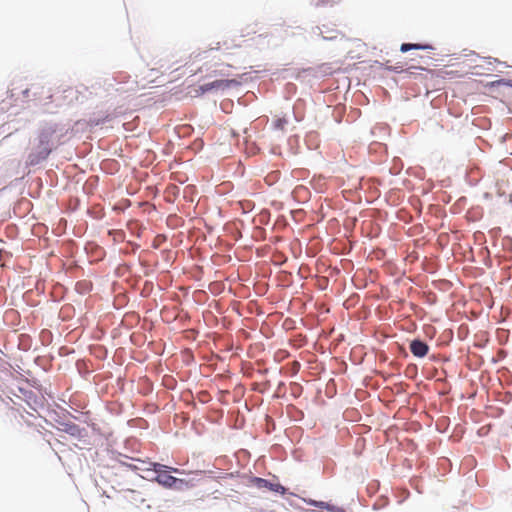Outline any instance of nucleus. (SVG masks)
<instances>
[{"label": "nucleus", "instance_id": "20e7f679", "mask_svg": "<svg viewBox=\"0 0 512 512\" xmlns=\"http://www.w3.org/2000/svg\"><path fill=\"white\" fill-rule=\"evenodd\" d=\"M429 347L420 340H413L410 344V351L416 357H424L427 355Z\"/></svg>", "mask_w": 512, "mask_h": 512}, {"label": "nucleus", "instance_id": "6e6552de", "mask_svg": "<svg viewBox=\"0 0 512 512\" xmlns=\"http://www.w3.org/2000/svg\"><path fill=\"white\" fill-rule=\"evenodd\" d=\"M288 121L286 118L281 117L273 121V127L275 130L284 131Z\"/></svg>", "mask_w": 512, "mask_h": 512}, {"label": "nucleus", "instance_id": "f03ea898", "mask_svg": "<svg viewBox=\"0 0 512 512\" xmlns=\"http://www.w3.org/2000/svg\"><path fill=\"white\" fill-rule=\"evenodd\" d=\"M153 471L157 473L155 480L162 486L166 488H181L182 485L186 484L183 479H178L172 475H170L164 468L169 469L174 473H182L178 468L167 467L160 463H153Z\"/></svg>", "mask_w": 512, "mask_h": 512}, {"label": "nucleus", "instance_id": "39448f33", "mask_svg": "<svg viewBox=\"0 0 512 512\" xmlns=\"http://www.w3.org/2000/svg\"><path fill=\"white\" fill-rule=\"evenodd\" d=\"M433 46L429 44H411V43H403L400 47V51L405 53L410 50H432Z\"/></svg>", "mask_w": 512, "mask_h": 512}, {"label": "nucleus", "instance_id": "423d86ee", "mask_svg": "<svg viewBox=\"0 0 512 512\" xmlns=\"http://www.w3.org/2000/svg\"><path fill=\"white\" fill-rule=\"evenodd\" d=\"M310 504L315 506V507H318V508H321V509H325V510L330 511V512H337L338 511L337 507H335L334 505H331V504H329L327 502L311 501Z\"/></svg>", "mask_w": 512, "mask_h": 512}, {"label": "nucleus", "instance_id": "f257e3e1", "mask_svg": "<svg viewBox=\"0 0 512 512\" xmlns=\"http://www.w3.org/2000/svg\"><path fill=\"white\" fill-rule=\"evenodd\" d=\"M53 134L54 131L51 129L43 130L39 134L38 144L28 156V163L30 165H37L49 156L52 151Z\"/></svg>", "mask_w": 512, "mask_h": 512}, {"label": "nucleus", "instance_id": "7ed1b4c3", "mask_svg": "<svg viewBox=\"0 0 512 512\" xmlns=\"http://www.w3.org/2000/svg\"><path fill=\"white\" fill-rule=\"evenodd\" d=\"M238 85H240V81H238L237 79H219L201 85L199 87V90L201 93H206L212 90H224L230 88L231 86Z\"/></svg>", "mask_w": 512, "mask_h": 512}, {"label": "nucleus", "instance_id": "0eeeda50", "mask_svg": "<svg viewBox=\"0 0 512 512\" xmlns=\"http://www.w3.org/2000/svg\"><path fill=\"white\" fill-rule=\"evenodd\" d=\"M255 483L259 488H269L270 490H277L278 485H273L269 481L262 478H255Z\"/></svg>", "mask_w": 512, "mask_h": 512}, {"label": "nucleus", "instance_id": "1a4fd4ad", "mask_svg": "<svg viewBox=\"0 0 512 512\" xmlns=\"http://www.w3.org/2000/svg\"><path fill=\"white\" fill-rule=\"evenodd\" d=\"M222 45H223V46H226V48H229L227 41H223V43H221V42H217V43H216V46L211 47V48H210V50H213V49H215V50H219V49L221 48V46H222Z\"/></svg>", "mask_w": 512, "mask_h": 512}]
</instances>
